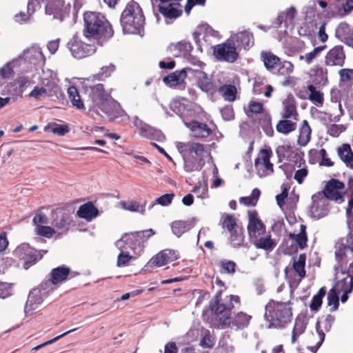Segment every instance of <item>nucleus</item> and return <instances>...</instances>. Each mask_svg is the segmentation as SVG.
<instances>
[{
	"instance_id": "obj_19",
	"label": "nucleus",
	"mask_w": 353,
	"mask_h": 353,
	"mask_svg": "<svg viewBox=\"0 0 353 353\" xmlns=\"http://www.w3.org/2000/svg\"><path fill=\"white\" fill-rule=\"evenodd\" d=\"M133 123L141 137L159 142L165 140V137L161 130L148 125L138 117L134 118Z\"/></svg>"
},
{
	"instance_id": "obj_22",
	"label": "nucleus",
	"mask_w": 353,
	"mask_h": 353,
	"mask_svg": "<svg viewBox=\"0 0 353 353\" xmlns=\"http://www.w3.org/2000/svg\"><path fill=\"white\" fill-rule=\"evenodd\" d=\"M179 258L178 253L173 250H164L153 256L148 264L151 267H161L171 263Z\"/></svg>"
},
{
	"instance_id": "obj_7",
	"label": "nucleus",
	"mask_w": 353,
	"mask_h": 353,
	"mask_svg": "<svg viewBox=\"0 0 353 353\" xmlns=\"http://www.w3.org/2000/svg\"><path fill=\"white\" fill-rule=\"evenodd\" d=\"M17 58H21L23 61H26V65L21 66L24 73L32 72L35 66L42 67L46 63V57L41 48L37 44L25 49L22 54Z\"/></svg>"
},
{
	"instance_id": "obj_40",
	"label": "nucleus",
	"mask_w": 353,
	"mask_h": 353,
	"mask_svg": "<svg viewBox=\"0 0 353 353\" xmlns=\"http://www.w3.org/2000/svg\"><path fill=\"white\" fill-rule=\"evenodd\" d=\"M310 73L316 83L324 85L327 83V70L325 67L316 65L310 70Z\"/></svg>"
},
{
	"instance_id": "obj_38",
	"label": "nucleus",
	"mask_w": 353,
	"mask_h": 353,
	"mask_svg": "<svg viewBox=\"0 0 353 353\" xmlns=\"http://www.w3.org/2000/svg\"><path fill=\"white\" fill-rule=\"evenodd\" d=\"M77 214L79 217L90 221L98 216L99 211L92 203L88 202L80 206Z\"/></svg>"
},
{
	"instance_id": "obj_57",
	"label": "nucleus",
	"mask_w": 353,
	"mask_h": 353,
	"mask_svg": "<svg viewBox=\"0 0 353 353\" xmlns=\"http://www.w3.org/2000/svg\"><path fill=\"white\" fill-rule=\"evenodd\" d=\"M326 290L324 288H321L318 294L314 295L310 303V309L313 311H317L322 304V299L325 296Z\"/></svg>"
},
{
	"instance_id": "obj_48",
	"label": "nucleus",
	"mask_w": 353,
	"mask_h": 353,
	"mask_svg": "<svg viewBox=\"0 0 353 353\" xmlns=\"http://www.w3.org/2000/svg\"><path fill=\"white\" fill-rule=\"evenodd\" d=\"M306 328V323L302 318H296L292 330V343H294L299 336L303 334Z\"/></svg>"
},
{
	"instance_id": "obj_46",
	"label": "nucleus",
	"mask_w": 353,
	"mask_h": 353,
	"mask_svg": "<svg viewBox=\"0 0 353 353\" xmlns=\"http://www.w3.org/2000/svg\"><path fill=\"white\" fill-rule=\"evenodd\" d=\"M276 128L279 132L288 134L296 130V123L290 119H285L279 121Z\"/></svg>"
},
{
	"instance_id": "obj_3",
	"label": "nucleus",
	"mask_w": 353,
	"mask_h": 353,
	"mask_svg": "<svg viewBox=\"0 0 353 353\" xmlns=\"http://www.w3.org/2000/svg\"><path fill=\"white\" fill-rule=\"evenodd\" d=\"M212 311L214 313V319L221 328L230 327L234 330H243L248 326L252 316L240 312L233 317L230 316V306L217 301L213 305Z\"/></svg>"
},
{
	"instance_id": "obj_43",
	"label": "nucleus",
	"mask_w": 353,
	"mask_h": 353,
	"mask_svg": "<svg viewBox=\"0 0 353 353\" xmlns=\"http://www.w3.org/2000/svg\"><path fill=\"white\" fill-rule=\"evenodd\" d=\"M219 92L225 101H234L237 93L236 88L231 84H225L219 88Z\"/></svg>"
},
{
	"instance_id": "obj_64",
	"label": "nucleus",
	"mask_w": 353,
	"mask_h": 353,
	"mask_svg": "<svg viewBox=\"0 0 353 353\" xmlns=\"http://www.w3.org/2000/svg\"><path fill=\"white\" fill-rule=\"evenodd\" d=\"M334 321L335 317L333 315L328 314L325 316L323 321L317 322L316 324L320 323L321 330H322L325 333L330 332Z\"/></svg>"
},
{
	"instance_id": "obj_8",
	"label": "nucleus",
	"mask_w": 353,
	"mask_h": 353,
	"mask_svg": "<svg viewBox=\"0 0 353 353\" xmlns=\"http://www.w3.org/2000/svg\"><path fill=\"white\" fill-rule=\"evenodd\" d=\"M49 285V283H41L38 288H34L30 292L25 306V313L27 316L30 315L39 308L45 299L52 292V288H50Z\"/></svg>"
},
{
	"instance_id": "obj_33",
	"label": "nucleus",
	"mask_w": 353,
	"mask_h": 353,
	"mask_svg": "<svg viewBox=\"0 0 353 353\" xmlns=\"http://www.w3.org/2000/svg\"><path fill=\"white\" fill-rule=\"evenodd\" d=\"M256 248L266 251L272 250L276 245L275 239L271 238V235L265 232L252 239Z\"/></svg>"
},
{
	"instance_id": "obj_29",
	"label": "nucleus",
	"mask_w": 353,
	"mask_h": 353,
	"mask_svg": "<svg viewBox=\"0 0 353 353\" xmlns=\"http://www.w3.org/2000/svg\"><path fill=\"white\" fill-rule=\"evenodd\" d=\"M189 74L195 79L197 86L203 92H208L212 90V82L209 76L203 71L189 68Z\"/></svg>"
},
{
	"instance_id": "obj_58",
	"label": "nucleus",
	"mask_w": 353,
	"mask_h": 353,
	"mask_svg": "<svg viewBox=\"0 0 353 353\" xmlns=\"http://www.w3.org/2000/svg\"><path fill=\"white\" fill-rule=\"evenodd\" d=\"M121 205L123 208L126 210L140 212L141 214H144L145 212V207L134 201L128 203L123 202L121 203Z\"/></svg>"
},
{
	"instance_id": "obj_15",
	"label": "nucleus",
	"mask_w": 353,
	"mask_h": 353,
	"mask_svg": "<svg viewBox=\"0 0 353 353\" xmlns=\"http://www.w3.org/2000/svg\"><path fill=\"white\" fill-rule=\"evenodd\" d=\"M272 151L263 149L255 160L254 166L259 177H265L273 172V164L270 163Z\"/></svg>"
},
{
	"instance_id": "obj_5",
	"label": "nucleus",
	"mask_w": 353,
	"mask_h": 353,
	"mask_svg": "<svg viewBox=\"0 0 353 353\" xmlns=\"http://www.w3.org/2000/svg\"><path fill=\"white\" fill-rule=\"evenodd\" d=\"M145 17L139 5L132 1L123 11L121 24L124 33L140 34L143 30Z\"/></svg>"
},
{
	"instance_id": "obj_10",
	"label": "nucleus",
	"mask_w": 353,
	"mask_h": 353,
	"mask_svg": "<svg viewBox=\"0 0 353 353\" xmlns=\"http://www.w3.org/2000/svg\"><path fill=\"white\" fill-rule=\"evenodd\" d=\"M72 56L77 59H81L91 56L96 52L94 46L83 42L77 35H74L67 43Z\"/></svg>"
},
{
	"instance_id": "obj_12",
	"label": "nucleus",
	"mask_w": 353,
	"mask_h": 353,
	"mask_svg": "<svg viewBox=\"0 0 353 353\" xmlns=\"http://www.w3.org/2000/svg\"><path fill=\"white\" fill-rule=\"evenodd\" d=\"M319 192L324 194L328 201L332 200L341 203L344 201L345 185L340 181L332 179L327 182L323 191Z\"/></svg>"
},
{
	"instance_id": "obj_17",
	"label": "nucleus",
	"mask_w": 353,
	"mask_h": 353,
	"mask_svg": "<svg viewBox=\"0 0 353 353\" xmlns=\"http://www.w3.org/2000/svg\"><path fill=\"white\" fill-rule=\"evenodd\" d=\"M194 39L199 46H208L213 43L214 39L219 37V32L208 25H202L194 32Z\"/></svg>"
},
{
	"instance_id": "obj_55",
	"label": "nucleus",
	"mask_w": 353,
	"mask_h": 353,
	"mask_svg": "<svg viewBox=\"0 0 353 353\" xmlns=\"http://www.w3.org/2000/svg\"><path fill=\"white\" fill-rule=\"evenodd\" d=\"M305 256L304 254L299 255L298 259L294 261V270L301 278H303L305 276Z\"/></svg>"
},
{
	"instance_id": "obj_42",
	"label": "nucleus",
	"mask_w": 353,
	"mask_h": 353,
	"mask_svg": "<svg viewBox=\"0 0 353 353\" xmlns=\"http://www.w3.org/2000/svg\"><path fill=\"white\" fill-rule=\"evenodd\" d=\"M311 128L306 120L302 122V125L299 130V136L298 139V143L301 146H305L310 141L311 139Z\"/></svg>"
},
{
	"instance_id": "obj_52",
	"label": "nucleus",
	"mask_w": 353,
	"mask_h": 353,
	"mask_svg": "<svg viewBox=\"0 0 353 353\" xmlns=\"http://www.w3.org/2000/svg\"><path fill=\"white\" fill-rule=\"evenodd\" d=\"M207 154L208 152L205 150L204 145L190 141V149L189 154L194 155V157H197L198 159H204V157Z\"/></svg>"
},
{
	"instance_id": "obj_2",
	"label": "nucleus",
	"mask_w": 353,
	"mask_h": 353,
	"mask_svg": "<svg viewBox=\"0 0 353 353\" xmlns=\"http://www.w3.org/2000/svg\"><path fill=\"white\" fill-rule=\"evenodd\" d=\"M83 20V35L88 39L96 40L103 45L113 36L110 24L101 13L87 12L84 14Z\"/></svg>"
},
{
	"instance_id": "obj_62",
	"label": "nucleus",
	"mask_w": 353,
	"mask_h": 353,
	"mask_svg": "<svg viewBox=\"0 0 353 353\" xmlns=\"http://www.w3.org/2000/svg\"><path fill=\"white\" fill-rule=\"evenodd\" d=\"M115 66L113 64L103 66L101 68V71L94 76V78H97L99 80H103L108 78L114 71Z\"/></svg>"
},
{
	"instance_id": "obj_1",
	"label": "nucleus",
	"mask_w": 353,
	"mask_h": 353,
	"mask_svg": "<svg viewBox=\"0 0 353 353\" xmlns=\"http://www.w3.org/2000/svg\"><path fill=\"white\" fill-rule=\"evenodd\" d=\"M346 214L350 232L336 243L335 250L337 265L334 267L336 283L332 289L340 294L353 290V261L347 268V262L353 258V198L348 202Z\"/></svg>"
},
{
	"instance_id": "obj_14",
	"label": "nucleus",
	"mask_w": 353,
	"mask_h": 353,
	"mask_svg": "<svg viewBox=\"0 0 353 353\" xmlns=\"http://www.w3.org/2000/svg\"><path fill=\"white\" fill-rule=\"evenodd\" d=\"M46 13L48 15H53V19L63 21L69 16L70 5H65L63 0H45Z\"/></svg>"
},
{
	"instance_id": "obj_30",
	"label": "nucleus",
	"mask_w": 353,
	"mask_h": 353,
	"mask_svg": "<svg viewBox=\"0 0 353 353\" xmlns=\"http://www.w3.org/2000/svg\"><path fill=\"white\" fill-rule=\"evenodd\" d=\"M26 65L21 58H16L6 63L0 68V76L3 78H10L14 73H24L21 66Z\"/></svg>"
},
{
	"instance_id": "obj_24",
	"label": "nucleus",
	"mask_w": 353,
	"mask_h": 353,
	"mask_svg": "<svg viewBox=\"0 0 353 353\" xmlns=\"http://www.w3.org/2000/svg\"><path fill=\"white\" fill-rule=\"evenodd\" d=\"M345 55L343 46H336L330 49L325 57L327 66H342L345 62Z\"/></svg>"
},
{
	"instance_id": "obj_61",
	"label": "nucleus",
	"mask_w": 353,
	"mask_h": 353,
	"mask_svg": "<svg viewBox=\"0 0 353 353\" xmlns=\"http://www.w3.org/2000/svg\"><path fill=\"white\" fill-rule=\"evenodd\" d=\"M316 330L317 335L319 337V341H317V343L315 345L310 346L308 347L310 349V350L313 353H316L317 352L319 348L321 347V345L323 343V341L325 340V334L323 332V331L322 330H321L320 323L316 324Z\"/></svg>"
},
{
	"instance_id": "obj_56",
	"label": "nucleus",
	"mask_w": 353,
	"mask_h": 353,
	"mask_svg": "<svg viewBox=\"0 0 353 353\" xmlns=\"http://www.w3.org/2000/svg\"><path fill=\"white\" fill-rule=\"evenodd\" d=\"M339 294L340 293L333 289H331L327 294V305L330 307L331 312L338 309L339 305Z\"/></svg>"
},
{
	"instance_id": "obj_35",
	"label": "nucleus",
	"mask_w": 353,
	"mask_h": 353,
	"mask_svg": "<svg viewBox=\"0 0 353 353\" xmlns=\"http://www.w3.org/2000/svg\"><path fill=\"white\" fill-rule=\"evenodd\" d=\"M196 223V218H192L187 221H176L172 223L171 228L172 233L177 237L192 228Z\"/></svg>"
},
{
	"instance_id": "obj_53",
	"label": "nucleus",
	"mask_w": 353,
	"mask_h": 353,
	"mask_svg": "<svg viewBox=\"0 0 353 353\" xmlns=\"http://www.w3.org/2000/svg\"><path fill=\"white\" fill-rule=\"evenodd\" d=\"M260 194V190L258 188H254L250 196L241 197L239 201L246 206H254L258 201Z\"/></svg>"
},
{
	"instance_id": "obj_25",
	"label": "nucleus",
	"mask_w": 353,
	"mask_h": 353,
	"mask_svg": "<svg viewBox=\"0 0 353 353\" xmlns=\"http://www.w3.org/2000/svg\"><path fill=\"white\" fill-rule=\"evenodd\" d=\"M189 74V68L176 70L163 77V81L170 88H184L185 80Z\"/></svg>"
},
{
	"instance_id": "obj_23",
	"label": "nucleus",
	"mask_w": 353,
	"mask_h": 353,
	"mask_svg": "<svg viewBox=\"0 0 353 353\" xmlns=\"http://www.w3.org/2000/svg\"><path fill=\"white\" fill-rule=\"evenodd\" d=\"M276 152L279 160L286 159L294 162L296 164L299 163V167L301 165L302 154L297 150H294L290 145H282L277 147Z\"/></svg>"
},
{
	"instance_id": "obj_44",
	"label": "nucleus",
	"mask_w": 353,
	"mask_h": 353,
	"mask_svg": "<svg viewBox=\"0 0 353 353\" xmlns=\"http://www.w3.org/2000/svg\"><path fill=\"white\" fill-rule=\"evenodd\" d=\"M296 14V10L294 7H290L281 12L276 19V23L281 26L283 23L288 25L292 23Z\"/></svg>"
},
{
	"instance_id": "obj_49",
	"label": "nucleus",
	"mask_w": 353,
	"mask_h": 353,
	"mask_svg": "<svg viewBox=\"0 0 353 353\" xmlns=\"http://www.w3.org/2000/svg\"><path fill=\"white\" fill-rule=\"evenodd\" d=\"M294 65L288 61H280L276 68V73L278 75L290 77V75L294 71Z\"/></svg>"
},
{
	"instance_id": "obj_41",
	"label": "nucleus",
	"mask_w": 353,
	"mask_h": 353,
	"mask_svg": "<svg viewBox=\"0 0 353 353\" xmlns=\"http://www.w3.org/2000/svg\"><path fill=\"white\" fill-rule=\"evenodd\" d=\"M338 154L340 159L345 163V165L353 169V152L348 144H343L338 149Z\"/></svg>"
},
{
	"instance_id": "obj_50",
	"label": "nucleus",
	"mask_w": 353,
	"mask_h": 353,
	"mask_svg": "<svg viewBox=\"0 0 353 353\" xmlns=\"http://www.w3.org/2000/svg\"><path fill=\"white\" fill-rule=\"evenodd\" d=\"M340 82L346 87L353 85V69L343 68L339 71Z\"/></svg>"
},
{
	"instance_id": "obj_6",
	"label": "nucleus",
	"mask_w": 353,
	"mask_h": 353,
	"mask_svg": "<svg viewBox=\"0 0 353 353\" xmlns=\"http://www.w3.org/2000/svg\"><path fill=\"white\" fill-rule=\"evenodd\" d=\"M41 78V82L34 87L30 92V97L37 100H41L46 97H58L61 94V88L58 85L56 79L52 77V72H50V76L44 73Z\"/></svg>"
},
{
	"instance_id": "obj_59",
	"label": "nucleus",
	"mask_w": 353,
	"mask_h": 353,
	"mask_svg": "<svg viewBox=\"0 0 353 353\" xmlns=\"http://www.w3.org/2000/svg\"><path fill=\"white\" fill-rule=\"evenodd\" d=\"M35 232L37 234L46 238H51L54 234H57L54 228L46 225L36 227Z\"/></svg>"
},
{
	"instance_id": "obj_27",
	"label": "nucleus",
	"mask_w": 353,
	"mask_h": 353,
	"mask_svg": "<svg viewBox=\"0 0 353 353\" xmlns=\"http://www.w3.org/2000/svg\"><path fill=\"white\" fill-rule=\"evenodd\" d=\"M70 269L66 266H59L52 270L50 274V279L42 283H49L50 288H52V292L56 289L55 285L65 281L69 275Z\"/></svg>"
},
{
	"instance_id": "obj_9",
	"label": "nucleus",
	"mask_w": 353,
	"mask_h": 353,
	"mask_svg": "<svg viewBox=\"0 0 353 353\" xmlns=\"http://www.w3.org/2000/svg\"><path fill=\"white\" fill-rule=\"evenodd\" d=\"M213 54L220 61L234 63L239 58V51L229 37L225 42L213 47Z\"/></svg>"
},
{
	"instance_id": "obj_21",
	"label": "nucleus",
	"mask_w": 353,
	"mask_h": 353,
	"mask_svg": "<svg viewBox=\"0 0 353 353\" xmlns=\"http://www.w3.org/2000/svg\"><path fill=\"white\" fill-rule=\"evenodd\" d=\"M87 92L92 103V107L90 108V111L94 110L101 103L105 101V99H107L110 97V94L105 91L102 83H97L90 86L89 88H87Z\"/></svg>"
},
{
	"instance_id": "obj_31",
	"label": "nucleus",
	"mask_w": 353,
	"mask_h": 353,
	"mask_svg": "<svg viewBox=\"0 0 353 353\" xmlns=\"http://www.w3.org/2000/svg\"><path fill=\"white\" fill-rule=\"evenodd\" d=\"M249 221L248 231L251 239L260 235L265 231V227L261 221L258 218L256 212H249Z\"/></svg>"
},
{
	"instance_id": "obj_34",
	"label": "nucleus",
	"mask_w": 353,
	"mask_h": 353,
	"mask_svg": "<svg viewBox=\"0 0 353 353\" xmlns=\"http://www.w3.org/2000/svg\"><path fill=\"white\" fill-rule=\"evenodd\" d=\"M192 49L191 43L186 41L172 43L168 48L170 53L175 57H185L190 53Z\"/></svg>"
},
{
	"instance_id": "obj_47",
	"label": "nucleus",
	"mask_w": 353,
	"mask_h": 353,
	"mask_svg": "<svg viewBox=\"0 0 353 353\" xmlns=\"http://www.w3.org/2000/svg\"><path fill=\"white\" fill-rule=\"evenodd\" d=\"M221 292L216 293L214 299H212L211 301V309L212 308L213 305H216L217 301H220L222 303L225 304L227 306H230V312L234 307V303L236 304L240 303V298L238 296L230 295V296H227L224 300L219 299V296H220Z\"/></svg>"
},
{
	"instance_id": "obj_16",
	"label": "nucleus",
	"mask_w": 353,
	"mask_h": 353,
	"mask_svg": "<svg viewBox=\"0 0 353 353\" xmlns=\"http://www.w3.org/2000/svg\"><path fill=\"white\" fill-rule=\"evenodd\" d=\"M305 230L306 227L304 225H301L298 234L290 233L288 235L285 241L288 253L296 252L299 248L303 249L306 247L307 238Z\"/></svg>"
},
{
	"instance_id": "obj_20",
	"label": "nucleus",
	"mask_w": 353,
	"mask_h": 353,
	"mask_svg": "<svg viewBox=\"0 0 353 353\" xmlns=\"http://www.w3.org/2000/svg\"><path fill=\"white\" fill-rule=\"evenodd\" d=\"M230 38L237 48L238 51L241 49L247 51L250 50L254 43L253 34L248 30L239 31L236 33L232 34Z\"/></svg>"
},
{
	"instance_id": "obj_63",
	"label": "nucleus",
	"mask_w": 353,
	"mask_h": 353,
	"mask_svg": "<svg viewBox=\"0 0 353 353\" xmlns=\"http://www.w3.org/2000/svg\"><path fill=\"white\" fill-rule=\"evenodd\" d=\"M319 56L317 52L313 49L311 52L299 55V61H304L307 65H311L316 60Z\"/></svg>"
},
{
	"instance_id": "obj_18",
	"label": "nucleus",
	"mask_w": 353,
	"mask_h": 353,
	"mask_svg": "<svg viewBox=\"0 0 353 353\" xmlns=\"http://www.w3.org/2000/svg\"><path fill=\"white\" fill-rule=\"evenodd\" d=\"M310 213L312 217L319 219L326 216L329 212V201L323 193L317 192L312 197Z\"/></svg>"
},
{
	"instance_id": "obj_26",
	"label": "nucleus",
	"mask_w": 353,
	"mask_h": 353,
	"mask_svg": "<svg viewBox=\"0 0 353 353\" xmlns=\"http://www.w3.org/2000/svg\"><path fill=\"white\" fill-rule=\"evenodd\" d=\"M96 108L100 110L110 119L117 118L121 115L122 110L120 105L111 96L107 99H105V101Z\"/></svg>"
},
{
	"instance_id": "obj_60",
	"label": "nucleus",
	"mask_w": 353,
	"mask_h": 353,
	"mask_svg": "<svg viewBox=\"0 0 353 353\" xmlns=\"http://www.w3.org/2000/svg\"><path fill=\"white\" fill-rule=\"evenodd\" d=\"M121 252L117 257V265L119 268L125 266L132 259V256L127 252V250H119Z\"/></svg>"
},
{
	"instance_id": "obj_28",
	"label": "nucleus",
	"mask_w": 353,
	"mask_h": 353,
	"mask_svg": "<svg viewBox=\"0 0 353 353\" xmlns=\"http://www.w3.org/2000/svg\"><path fill=\"white\" fill-rule=\"evenodd\" d=\"M15 254L24 261V268L26 269L29 268L37 260L34 250L28 244L23 243L18 246L15 250Z\"/></svg>"
},
{
	"instance_id": "obj_51",
	"label": "nucleus",
	"mask_w": 353,
	"mask_h": 353,
	"mask_svg": "<svg viewBox=\"0 0 353 353\" xmlns=\"http://www.w3.org/2000/svg\"><path fill=\"white\" fill-rule=\"evenodd\" d=\"M307 90L310 92L309 99L316 106H321L323 102V93L317 90L313 85H309Z\"/></svg>"
},
{
	"instance_id": "obj_45",
	"label": "nucleus",
	"mask_w": 353,
	"mask_h": 353,
	"mask_svg": "<svg viewBox=\"0 0 353 353\" xmlns=\"http://www.w3.org/2000/svg\"><path fill=\"white\" fill-rule=\"evenodd\" d=\"M68 94L69 99L74 107L79 110L84 108L83 102L76 87H69L68 89Z\"/></svg>"
},
{
	"instance_id": "obj_13",
	"label": "nucleus",
	"mask_w": 353,
	"mask_h": 353,
	"mask_svg": "<svg viewBox=\"0 0 353 353\" xmlns=\"http://www.w3.org/2000/svg\"><path fill=\"white\" fill-rule=\"evenodd\" d=\"M142 240L140 238V233L133 232L125 234L122 237L116 241L115 245L119 250L130 249L135 253H140L142 251Z\"/></svg>"
},
{
	"instance_id": "obj_54",
	"label": "nucleus",
	"mask_w": 353,
	"mask_h": 353,
	"mask_svg": "<svg viewBox=\"0 0 353 353\" xmlns=\"http://www.w3.org/2000/svg\"><path fill=\"white\" fill-rule=\"evenodd\" d=\"M199 199H204L208 198V187L206 181H199L192 190Z\"/></svg>"
},
{
	"instance_id": "obj_39",
	"label": "nucleus",
	"mask_w": 353,
	"mask_h": 353,
	"mask_svg": "<svg viewBox=\"0 0 353 353\" xmlns=\"http://www.w3.org/2000/svg\"><path fill=\"white\" fill-rule=\"evenodd\" d=\"M283 110L281 113L282 117L284 119H290L293 120H298V112L295 105L294 100L291 98H288L283 102Z\"/></svg>"
},
{
	"instance_id": "obj_32",
	"label": "nucleus",
	"mask_w": 353,
	"mask_h": 353,
	"mask_svg": "<svg viewBox=\"0 0 353 353\" xmlns=\"http://www.w3.org/2000/svg\"><path fill=\"white\" fill-rule=\"evenodd\" d=\"M185 124L191 131L192 135L196 138H206L212 132V130L204 123L192 121Z\"/></svg>"
},
{
	"instance_id": "obj_11",
	"label": "nucleus",
	"mask_w": 353,
	"mask_h": 353,
	"mask_svg": "<svg viewBox=\"0 0 353 353\" xmlns=\"http://www.w3.org/2000/svg\"><path fill=\"white\" fill-rule=\"evenodd\" d=\"M72 217L65 210L59 208L52 212V225L59 235L65 234L70 230Z\"/></svg>"
},
{
	"instance_id": "obj_37",
	"label": "nucleus",
	"mask_w": 353,
	"mask_h": 353,
	"mask_svg": "<svg viewBox=\"0 0 353 353\" xmlns=\"http://www.w3.org/2000/svg\"><path fill=\"white\" fill-rule=\"evenodd\" d=\"M184 169L188 172L199 171L205 164L204 159H198L194 155L183 154Z\"/></svg>"
},
{
	"instance_id": "obj_4",
	"label": "nucleus",
	"mask_w": 353,
	"mask_h": 353,
	"mask_svg": "<svg viewBox=\"0 0 353 353\" xmlns=\"http://www.w3.org/2000/svg\"><path fill=\"white\" fill-rule=\"evenodd\" d=\"M292 315L290 302L270 301L265 306L264 316L269 322L268 328L285 326L290 321Z\"/></svg>"
},
{
	"instance_id": "obj_36",
	"label": "nucleus",
	"mask_w": 353,
	"mask_h": 353,
	"mask_svg": "<svg viewBox=\"0 0 353 353\" xmlns=\"http://www.w3.org/2000/svg\"><path fill=\"white\" fill-rule=\"evenodd\" d=\"M261 59L268 71L273 74L276 73V68L281 61L279 57L271 52L263 51L261 53Z\"/></svg>"
}]
</instances>
